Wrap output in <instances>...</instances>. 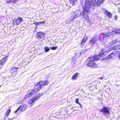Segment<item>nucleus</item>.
I'll return each mask as SVG.
<instances>
[{
    "instance_id": "f257e3e1",
    "label": "nucleus",
    "mask_w": 120,
    "mask_h": 120,
    "mask_svg": "<svg viewBox=\"0 0 120 120\" xmlns=\"http://www.w3.org/2000/svg\"><path fill=\"white\" fill-rule=\"evenodd\" d=\"M103 0H86L85 2V5L83 7V11L82 13V14L83 12L86 14L88 16V14L90 12V9L91 7H93V9L94 8L95 6H98L101 4L102 3Z\"/></svg>"
},
{
    "instance_id": "f03ea898",
    "label": "nucleus",
    "mask_w": 120,
    "mask_h": 120,
    "mask_svg": "<svg viewBox=\"0 0 120 120\" xmlns=\"http://www.w3.org/2000/svg\"><path fill=\"white\" fill-rule=\"evenodd\" d=\"M105 52L104 49H102L100 51L99 55L94 56L88 58L86 61V63H87V65L89 67L96 68L97 65L95 63V61L101 59L100 58L101 56L104 58V54Z\"/></svg>"
},
{
    "instance_id": "7ed1b4c3",
    "label": "nucleus",
    "mask_w": 120,
    "mask_h": 120,
    "mask_svg": "<svg viewBox=\"0 0 120 120\" xmlns=\"http://www.w3.org/2000/svg\"><path fill=\"white\" fill-rule=\"evenodd\" d=\"M117 29H115L113 30L111 32H108V33H101L99 36V38L103 42L113 37V35L117 33Z\"/></svg>"
},
{
    "instance_id": "20e7f679",
    "label": "nucleus",
    "mask_w": 120,
    "mask_h": 120,
    "mask_svg": "<svg viewBox=\"0 0 120 120\" xmlns=\"http://www.w3.org/2000/svg\"><path fill=\"white\" fill-rule=\"evenodd\" d=\"M82 12H81L80 13V12L78 10H77L73 13L72 16L71 17V18L72 19H73L75 18H77L79 17H80L81 19H83L84 18L85 19L88 18V17L86 14L85 13H83L82 14H81Z\"/></svg>"
},
{
    "instance_id": "39448f33",
    "label": "nucleus",
    "mask_w": 120,
    "mask_h": 120,
    "mask_svg": "<svg viewBox=\"0 0 120 120\" xmlns=\"http://www.w3.org/2000/svg\"><path fill=\"white\" fill-rule=\"evenodd\" d=\"M48 82H49L47 81H40V82L37 83L35 85L36 86H39V87L35 88L34 90H35L36 92H37L41 89L42 86L47 85L48 84Z\"/></svg>"
},
{
    "instance_id": "423d86ee",
    "label": "nucleus",
    "mask_w": 120,
    "mask_h": 120,
    "mask_svg": "<svg viewBox=\"0 0 120 120\" xmlns=\"http://www.w3.org/2000/svg\"><path fill=\"white\" fill-rule=\"evenodd\" d=\"M98 38L101 41L99 38V37H98L97 35H95L94 37L90 39L89 44L92 46H94L97 41Z\"/></svg>"
},
{
    "instance_id": "0eeeda50",
    "label": "nucleus",
    "mask_w": 120,
    "mask_h": 120,
    "mask_svg": "<svg viewBox=\"0 0 120 120\" xmlns=\"http://www.w3.org/2000/svg\"><path fill=\"white\" fill-rule=\"evenodd\" d=\"M27 105L25 104H22L20 105L15 111H14V113H15L18 112L19 110L21 112L24 111L27 107Z\"/></svg>"
},
{
    "instance_id": "6e6552de",
    "label": "nucleus",
    "mask_w": 120,
    "mask_h": 120,
    "mask_svg": "<svg viewBox=\"0 0 120 120\" xmlns=\"http://www.w3.org/2000/svg\"><path fill=\"white\" fill-rule=\"evenodd\" d=\"M99 111L100 112H102L103 114L107 113L110 114L109 108L104 106L102 109H100Z\"/></svg>"
},
{
    "instance_id": "1a4fd4ad",
    "label": "nucleus",
    "mask_w": 120,
    "mask_h": 120,
    "mask_svg": "<svg viewBox=\"0 0 120 120\" xmlns=\"http://www.w3.org/2000/svg\"><path fill=\"white\" fill-rule=\"evenodd\" d=\"M23 20L22 18L19 17L17 19H14L13 22V24L15 23V25H19L21 22H22Z\"/></svg>"
},
{
    "instance_id": "9d476101",
    "label": "nucleus",
    "mask_w": 120,
    "mask_h": 120,
    "mask_svg": "<svg viewBox=\"0 0 120 120\" xmlns=\"http://www.w3.org/2000/svg\"><path fill=\"white\" fill-rule=\"evenodd\" d=\"M44 34L43 32H38L36 35V37L38 39H43L44 38Z\"/></svg>"
},
{
    "instance_id": "9b49d317",
    "label": "nucleus",
    "mask_w": 120,
    "mask_h": 120,
    "mask_svg": "<svg viewBox=\"0 0 120 120\" xmlns=\"http://www.w3.org/2000/svg\"><path fill=\"white\" fill-rule=\"evenodd\" d=\"M120 40L117 39L114 40L109 43V46H111L115 44H119L120 43Z\"/></svg>"
},
{
    "instance_id": "f8f14e48",
    "label": "nucleus",
    "mask_w": 120,
    "mask_h": 120,
    "mask_svg": "<svg viewBox=\"0 0 120 120\" xmlns=\"http://www.w3.org/2000/svg\"><path fill=\"white\" fill-rule=\"evenodd\" d=\"M35 99H36V98L34 97L29 101V106L30 107H31L32 106L34 105V102L37 101Z\"/></svg>"
},
{
    "instance_id": "ddd939ff",
    "label": "nucleus",
    "mask_w": 120,
    "mask_h": 120,
    "mask_svg": "<svg viewBox=\"0 0 120 120\" xmlns=\"http://www.w3.org/2000/svg\"><path fill=\"white\" fill-rule=\"evenodd\" d=\"M7 59L6 57H4L0 61V69L2 68L5 63V60Z\"/></svg>"
},
{
    "instance_id": "4468645a",
    "label": "nucleus",
    "mask_w": 120,
    "mask_h": 120,
    "mask_svg": "<svg viewBox=\"0 0 120 120\" xmlns=\"http://www.w3.org/2000/svg\"><path fill=\"white\" fill-rule=\"evenodd\" d=\"M22 59H18L17 60V63L18 64H19L20 66H23L25 65L26 63H25V62H23L22 60Z\"/></svg>"
},
{
    "instance_id": "2eb2a0df",
    "label": "nucleus",
    "mask_w": 120,
    "mask_h": 120,
    "mask_svg": "<svg viewBox=\"0 0 120 120\" xmlns=\"http://www.w3.org/2000/svg\"><path fill=\"white\" fill-rule=\"evenodd\" d=\"M18 0H9L7 1V3H10V4L14 5V4H16Z\"/></svg>"
},
{
    "instance_id": "dca6fc26",
    "label": "nucleus",
    "mask_w": 120,
    "mask_h": 120,
    "mask_svg": "<svg viewBox=\"0 0 120 120\" xmlns=\"http://www.w3.org/2000/svg\"><path fill=\"white\" fill-rule=\"evenodd\" d=\"M69 1L70 3L73 6L76 5L77 2V0H69Z\"/></svg>"
},
{
    "instance_id": "f3484780",
    "label": "nucleus",
    "mask_w": 120,
    "mask_h": 120,
    "mask_svg": "<svg viewBox=\"0 0 120 120\" xmlns=\"http://www.w3.org/2000/svg\"><path fill=\"white\" fill-rule=\"evenodd\" d=\"M32 96V94H31V92H30L28 94L25 95V97L22 99V100H25L26 98H29Z\"/></svg>"
},
{
    "instance_id": "a211bd4d",
    "label": "nucleus",
    "mask_w": 120,
    "mask_h": 120,
    "mask_svg": "<svg viewBox=\"0 0 120 120\" xmlns=\"http://www.w3.org/2000/svg\"><path fill=\"white\" fill-rule=\"evenodd\" d=\"M32 96V94H31V92H30L28 94L25 95V97L22 99V100H25L26 98H29Z\"/></svg>"
},
{
    "instance_id": "6ab92c4d",
    "label": "nucleus",
    "mask_w": 120,
    "mask_h": 120,
    "mask_svg": "<svg viewBox=\"0 0 120 120\" xmlns=\"http://www.w3.org/2000/svg\"><path fill=\"white\" fill-rule=\"evenodd\" d=\"M105 13L108 17L109 18H111L112 16V14L107 10L105 11Z\"/></svg>"
},
{
    "instance_id": "aec40b11",
    "label": "nucleus",
    "mask_w": 120,
    "mask_h": 120,
    "mask_svg": "<svg viewBox=\"0 0 120 120\" xmlns=\"http://www.w3.org/2000/svg\"><path fill=\"white\" fill-rule=\"evenodd\" d=\"M112 48L113 50H119L120 49V46L119 44H118L112 47Z\"/></svg>"
},
{
    "instance_id": "412c9836",
    "label": "nucleus",
    "mask_w": 120,
    "mask_h": 120,
    "mask_svg": "<svg viewBox=\"0 0 120 120\" xmlns=\"http://www.w3.org/2000/svg\"><path fill=\"white\" fill-rule=\"evenodd\" d=\"M79 73H75L73 76L72 77V79L73 80L76 79L78 76Z\"/></svg>"
},
{
    "instance_id": "4be33fe9",
    "label": "nucleus",
    "mask_w": 120,
    "mask_h": 120,
    "mask_svg": "<svg viewBox=\"0 0 120 120\" xmlns=\"http://www.w3.org/2000/svg\"><path fill=\"white\" fill-rule=\"evenodd\" d=\"M42 94V93H39L38 94L37 96H36L35 97H34V98H36L35 99L37 101L39 99V98L41 96Z\"/></svg>"
},
{
    "instance_id": "5701e85b",
    "label": "nucleus",
    "mask_w": 120,
    "mask_h": 120,
    "mask_svg": "<svg viewBox=\"0 0 120 120\" xmlns=\"http://www.w3.org/2000/svg\"><path fill=\"white\" fill-rule=\"evenodd\" d=\"M17 68H13L11 70V72L13 73L15 72H16L17 71Z\"/></svg>"
},
{
    "instance_id": "b1692460",
    "label": "nucleus",
    "mask_w": 120,
    "mask_h": 120,
    "mask_svg": "<svg viewBox=\"0 0 120 120\" xmlns=\"http://www.w3.org/2000/svg\"><path fill=\"white\" fill-rule=\"evenodd\" d=\"M113 52L110 54L107 57V58L108 59H110L112 57L114 56L113 54Z\"/></svg>"
},
{
    "instance_id": "393cba45",
    "label": "nucleus",
    "mask_w": 120,
    "mask_h": 120,
    "mask_svg": "<svg viewBox=\"0 0 120 120\" xmlns=\"http://www.w3.org/2000/svg\"><path fill=\"white\" fill-rule=\"evenodd\" d=\"M44 49L45 52H48L50 50V49L47 47H44Z\"/></svg>"
},
{
    "instance_id": "a878e982",
    "label": "nucleus",
    "mask_w": 120,
    "mask_h": 120,
    "mask_svg": "<svg viewBox=\"0 0 120 120\" xmlns=\"http://www.w3.org/2000/svg\"><path fill=\"white\" fill-rule=\"evenodd\" d=\"M70 18L71 19V20L68 19L66 20V24H70L72 22L73 19H71V18Z\"/></svg>"
},
{
    "instance_id": "bb28decb",
    "label": "nucleus",
    "mask_w": 120,
    "mask_h": 120,
    "mask_svg": "<svg viewBox=\"0 0 120 120\" xmlns=\"http://www.w3.org/2000/svg\"><path fill=\"white\" fill-rule=\"evenodd\" d=\"M11 110L10 109H8V110L7 112H6L5 114L6 116H8L10 113Z\"/></svg>"
},
{
    "instance_id": "cd10ccee",
    "label": "nucleus",
    "mask_w": 120,
    "mask_h": 120,
    "mask_svg": "<svg viewBox=\"0 0 120 120\" xmlns=\"http://www.w3.org/2000/svg\"><path fill=\"white\" fill-rule=\"evenodd\" d=\"M86 38L85 37L83 38L81 42V44L83 45L84 43L86 41Z\"/></svg>"
},
{
    "instance_id": "c85d7f7f",
    "label": "nucleus",
    "mask_w": 120,
    "mask_h": 120,
    "mask_svg": "<svg viewBox=\"0 0 120 120\" xmlns=\"http://www.w3.org/2000/svg\"><path fill=\"white\" fill-rule=\"evenodd\" d=\"M49 48L51 49L54 50L56 49L57 48H58V47L57 46H54L52 47H50Z\"/></svg>"
},
{
    "instance_id": "c756f323",
    "label": "nucleus",
    "mask_w": 120,
    "mask_h": 120,
    "mask_svg": "<svg viewBox=\"0 0 120 120\" xmlns=\"http://www.w3.org/2000/svg\"><path fill=\"white\" fill-rule=\"evenodd\" d=\"M30 92H31V94H32V96L36 92L34 89L31 90Z\"/></svg>"
},
{
    "instance_id": "7c9ffc66",
    "label": "nucleus",
    "mask_w": 120,
    "mask_h": 120,
    "mask_svg": "<svg viewBox=\"0 0 120 120\" xmlns=\"http://www.w3.org/2000/svg\"><path fill=\"white\" fill-rule=\"evenodd\" d=\"M45 21H41V22H38V23L39 25L42 24H45Z\"/></svg>"
},
{
    "instance_id": "2f4dec72",
    "label": "nucleus",
    "mask_w": 120,
    "mask_h": 120,
    "mask_svg": "<svg viewBox=\"0 0 120 120\" xmlns=\"http://www.w3.org/2000/svg\"><path fill=\"white\" fill-rule=\"evenodd\" d=\"M79 100V99L78 98H76L75 100V102L76 103H77V104H79V102L78 101Z\"/></svg>"
},
{
    "instance_id": "473e14b6",
    "label": "nucleus",
    "mask_w": 120,
    "mask_h": 120,
    "mask_svg": "<svg viewBox=\"0 0 120 120\" xmlns=\"http://www.w3.org/2000/svg\"><path fill=\"white\" fill-rule=\"evenodd\" d=\"M34 24L36 25L37 26L39 25V23H38V22H34Z\"/></svg>"
},
{
    "instance_id": "72a5a7b5",
    "label": "nucleus",
    "mask_w": 120,
    "mask_h": 120,
    "mask_svg": "<svg viewBox=\"0 0 120 120\" xmlns=\"http://www.w3.org/2000/svg\"><path fill=\"white\" fill-rule=\"evenodd\" d=\"M106 117H108V116L110 114H107V113H105V114H103Z\"/></svg>"
},
{
    "instance_id": "f704fd0d",
    "label": "nucleus",
    "mask_w": 120,
    "mask_h": 120,
    "mask_svg": "<svg viewBox=\"0 0 120 120\" xmlns=\"http://www.w3.org/2000/svg\"><path fill=\"white\" fill-rule=\"evenodd\" d=\"M118 59L119 60H120V52L118 53Z\"/></svg>"
},
{
    "instance_id": "c9c22d12",
    "label": "nucleus",
    "mask_w": 120,
    "mask_h": 120,
    "mask_svg": "<svg viewBox=\"0 0 120 120\" xmlns=\"http://www.w3.org/2000/svg\"><path fill=\"white\" fill-rule=\"evenodd\" d=\"M119 33L120 34V29H117V34Z\"/></svg>"
},
{
    "instance_id": "e433bc0d",
    "label": "nucleus",
    "mask_w": 120,
    "mask_h": 120,
    "mask_svg": "<svg viewBox=\"0 0 120 120\" xmlns=\"http://www.w3.org/2000/svg\"><path fill=\"white\" fill-rule=\"evenodd\" d=\"M104 79V77L103 76H101V77L98 78L99 79H101V80L103 79Z\"/></svg>"
},
{
    "instance_id": "4c0bfd02",
    "label": "nucleus",
    "mask_w": 120,
    "mask_h": 120,
    "mask_svg": "<svg viewBox=\"0 0 120 120\" xmlns=\"http://www.w3.org/2000/svg\"><path fill=\"white\" fill-rule=\"evenodd\" d=\"M85 52V50H83L82 51H81L80 52V55H81L84 52Z\"/></svg>"
},
{
    "instance_id": "58836bf2",
    "label": "nucleus",
    "mask_w": 120,
    "mask_h": 120,
    "mask_svg": "<svg viewBox=\"0 0 120 120\" xmlns=\"http://www.w3.org/2000/svg\"><path fill=\"white\" fill-rule=\"evenodd\" d=\"M78 104L79 105V106L80 107H81V108H82V105H81L80 103H79V104Z\"/></svg>"
},
{
    "instance_id": "ea45409f",
    "label": "nucleus",
    "mask_w": 120,
    "mask_h": 120,
    "mask_svg": "<svg viewBox=\"0 0 120 120\" xmlns=\"http://www.w3.org/2000/svg\"><path fill=\"white\" fill-rule=\"evenodd\" d=\"M118 12L120 13V8H118Z\"/></svg>"
},
{
    "instance_id": "a19ab883",
    "label": "nucleus",
    "mask_w": 120,
    "mask_h": 120,
    "mask_svg": "<svg viewBox=\"0 0 120 120\" xmlns=\"http://www.w3.org/2000/svg\"><path fill=\"white\" fill-rule=\"evenodd\" d=\"M114 17L115 19L116 20L117 18V17L116 15H115V16Z\"/></svg>"
},
{
    "instance_id": "79ce46f5",
    "label": "nucleus",
    "mask_w": 120,
    "mask_h": 120,
    "mask_svg": "<svg viewBox=\"0 0 120 120\" xmlns=\"http://www.w3.org/2000/svg\"><path fill=\"white\" fill-rule=\"evenodd\" d=\"M66 6H67V8H69V6H68V8L67 7H68V4H66Z\"/></svg>"
},
{
    "instance_id": "37998d69",
    "label": "nucleus",
    "mask_w": 120,
    "mask_h": 120,
    "mask_svg": "<svg viewBox=\"0 0 120 120\" xmlns=\"http://www.w3.org/2000/svg\"><path fill=\"white\" fill-rule=\"evenodd\" d=\"M14 117H13V118H9L8 119L9 120H12V119H14Z\"/></svg>"
},
{
    "instance_id": "c03bdc74",
    "label": "nucleus",
    "mask_w": 120,
    "mask_h": 120,
    "mask_svg": "<svg viewBox=\"0 0 120 120\" xmlns=\"http://www.w3.org/2000/svg\"><path fill=\"white\" fill-rule=\"evenodd\" d=\"M37 28V27L36 26L35 27V29L34 30H35Z\"/></svg>"
},
{
    "instance_id": "a18cd8bd",
    "label": "nucleus",
    "mask_w": 120,
    "mask_h": 120,
    "mask_svg": "<svg viewBox=\"0 0 120 120\" xmlns=\"http://www.w3.org/2000/svg\"><path fill=\"white\" fill-rule=\"evenodd\" d=\"M119 44V45L120 46V43Z\"/></svg>"
},
{
    "instance_id": "49530a36",
    "label": "nucleus",
    "mask_w": 120,
    "mask_h": 120,
    "mask_svg": "<svg viewBox=\"0 0 120 120\" xmlns=\"http://www.w3.org/2000/svg\"><path fill=\"white\" fill-rule=\"evenodd\" d=\"M103 1H104V0H103V1H102V3H103Z\"/></svg>"
},
{
    "instance_id": "de8ad7c7",
    "label": "nucleus",
    "mask_w": 120,
    "mask_h": 120,
    "mask_svg": "<svg viewBox=\"0 0 120 120\" xmlns=\"http://www.w3.org/2000/svg\"><path fill=\"white\" fill-rule=\"evenodd\" d=\"M30 91V90H29V91Z\"/></svg>"
}]
</instances>
